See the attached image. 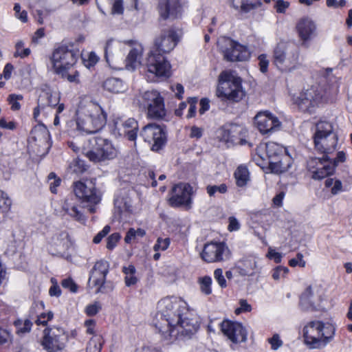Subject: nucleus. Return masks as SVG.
Here are the masks:
<instances>
[{
  "label": "nucleus",
  "mask_w": 352,
  "mask_h": 352,
  "mask_svg": "<svg viewBox=\"0 0 352 352\" xmlns=\"http://www.w3.org/2000/svg\"><path fill=\"white\" fill-rule=\"evenodd\" d=\"M177 41V35L173 29L164 30L155 38L154 47L146 60V67L149 73L159 77L170 75V64L164 54L170 52Z\"/></svg>",
  "instance_id": "nucleus-1"
},
{
  "label": "nucleus",
  "mask_w": 352,
  "mask_h": 352,
  "mask_svg": "<svg viewBox=\"0 0 352 352\" xmlns=\"http://www.w3.org/2000/svg\"><path fill=\"white\" fill-rule=\"evenodd\" d=\"M336 327L329 322L314 320L308 322L302 329L305 344L309 349H322L335 337Z\"/></svg>",
  "instance_id": "nucleus-2"
},
{
  "label": "nucleus",
  "mask_w": 352,
  "mask_h": 352,
  "mask_svg": "<svg viewBox=\"0 0 352 352\" xmlns=\"http://www.w3.org/2000/svg\"><path fill=\"white\" fill-rule=\"evenodd\" d=\"M126 46L129 47V52L125 59V67L127 70L134 71L141 64L144 51L142 45L135 41H116L112 38L108 40L104 47L105 58L108 63L113 62L120 54H122Z\"/></svg>",
  "instance_id": "nucleus-3"
},
{
  "label": "nucleus",
  "mask_w": 352,
  "mask_h": 352,
  "mask_svg": "<svg viewBox=\"0 0 352 352\" xmlns=\"http://www.w3.org/2000/svg\"><path fill=\"white\" fill-rule=\"evenodd\" d=\"M157 322L155 327L164 336L179 321V317L186 311V303L176 298H165L160 300L157 305Z\"/></svg>",
  "instance_id": "nucleus-4"
},
{
  "label": "nucleus",
  "mask_w": 352,
  "mask_h": 352,
  "mask_svg": "<svg viewBox=\"0 0 352 352\" xmlns=\"http://www.w3.org/2000/svg\"><path fill=\"white\" fill-rule=\"evenodd\" d=\"M79 113L81 116L77 122L78 128L87 133H97L106 124L107 114L98 103L89 102L85 107H80Z\"/></svg>",
  "instance_id": "nucleus-5"
},
{
  "label": "nucleus",
  "mask_w": 352,
  "mask_h": 352,
  "mask_svg": "<svg viewBox=\"0 0 352 352\" xmlns=\"http://www.w3.org/2000/svg\"><path fill=\"white\" fill-rule=\"evenodd\" d=\"M300 49L292 43H279L274 47L272 63L283 73L292 72L300 67Z\"/></svg>",
  "instance_id": "nucleus-6"
},
{
  "label": "nucleus",
  "mask_w": 352,
  "mask_h": 352,
  "mask_svg": "<svg viewBox=\"0 0 352 352\" xmlns=\"http://www.w3.org/2000/svg\"><path fill=\"white\" fill-rule=\"evenodd\" d=\"M82 153L91 162L98 163L115 158L118 151L109 140L95 136L87 140Z\"/></svg>",
  "instance_id": "nucleus-7"
},
{
  "label": "nucleus",
  "mask_w": 352,
  "mask_h": 352,
  "mask_svg": "<svg viewBox=\"0 0 352 352\" xmlns=\"http://www.w3.org/2000/svg\"><path fill=\"white\" fill-rule=\"evenodd\" d=\"M241 79L234 71L227 70L221 72V100L238 102L245 96Z\"/></svg>",
  "instance_id": "nucleus-8"
},
{
  "label": "nucleus",
  "mask_w": 352,
  "mask_h": 352,
  "mask_svg": "<svg viewBox=\"0 0 352 352\" xmlns=\"http://www.w3.org/2000/svg\"><path fill=\"white\" fill-rule=\"evenodd\" d=\"M337 141V135L330 122H319L316 124L314 144L317 150L327 155L335 150Z\"/></svg>",
  "instance_id": "nucleus-9"
},
{
  "label": "nucleus",
  "mask_w": 352,
  "mask_h": 352,
  "mask_svg": "<svg viewBox=\"0 0 352 352\" xmlns=\"http://www.w3.org/2000/svg\"><path fill=\"white\" fill-rule=\"evenodd\" d=\"M78 53L67 45L56 47L50 56V62L54 72L63 73L66 69H72L78 59Z\"/></svg>",
  "instance_id": "nucleus-10"
},
{
  "label": "nucleus",
  "mask_w": 352,
  "mask_h": 352,
  "mask_svg": "<svg viewBox=\"0 0 352 352\" xmlns=\"http://www.w3.org/2000/svg\"><path fill=\"white\" fill-rule=\"evenodd\" d=\"M74 192L80 200L83 208H87L91 213L96 211L94 205L100 201V197L96 192L94 183L92 181L77 182L74 184Z\"/></svg>",
  "instance_id": "nucleus-11"
},
{
  "label": "nucleus",
  "mask_w": 352,
  "mask_h": 352,
  "mask_svg": "<svg viewBox=\"0 0 352 352\" xmlns=\"http://www.w3.org/2000/svg\"><path fill=\"white\" fill-rule=\"evenodd\" d=\"M142 102L147 107V116L154 120H162L166 115L164 98L155 90L145 91L142 96Z\"/></svg>",
  "instance_id": "nucleus-12"
},
{
  "label": "nucleus",
  "mask_w": 352,
  "mask_h": 352,
  "mask_svg": "<svg viewBox=\"0 0 352 352\" xmlns=\"http://www.w3.org/2000/svg\"><path fill=\"white\" fill-rule=\"evenodd\" d=\"M322 97V89L318 85H314L304 89L296 100V103L302 111L312 113L314 108L321 103Z\"/></svg>",
  "instance_id": "nucleus-13"
},
{
  "label": "nucleus",
  "mask_w": 352,
  "mask_h": 352,
  "mask_svg": "<svg viewBox=\"0 0 352 352\" xmlns=\"http://www.w3.org/2000/svg\"><path fill=\"white\" fill-rule=\"evenodd\" d=\"M299 305L305 311H318L324 309L322 305L320 289L317 285H309L301 294Z\"/></svg>",
  "instance_id": "nucleus-14"
},
{
  "label": "nucleus",
  "mask_w": 352,
  "mask_h": 352,
  "mask_svg": "<svg viewBox=\"0 0 352 352\" xmlns=\"http://www.w3.org/2000/svg\"><path fill=\"white\" fill-rule=\"evenodd\" d=\"M44 333L42 345L47 352H58L65 348L67 337L63 329L60 327L46 329Z\"/></svg>",
  "instance_id": "nucleus-15"
},
{
  "label": "nucleus",
  "mask_w": 352,
  "mask_h": 352,
  "mask_svg": "<svg viewBox=\"0 0 352 352\" xmlns=\"http://www.w3.org/2000/svg\"><path fill=\"white\" fill-rule=\"evenodd\" d=\"M140 136L151 146V149L155 151L162 148L166 141L165 131L160 126L155 124H148L144 126Z\"/></svg>",
  "instance_id": "nucleus-16"
},
{
  "label": "nucleus",
  "mask_w": 352,
  "mask_h": 352,
  "mask_svg": "<svg viewBox=\"0 0 352 352\" xmlns=\"http://www.w3.org/2000/svg\"><path fill=\"white\" fill-rule=\"evenodd\" d=\"M179 318V321L175 322V324L172 326L168 333L164 335L166 338L169 336L177 338L179 336L189 337L197 332L199 327L197 318H188L184 317V315L181 316Z\"/></svg>",
  "instance_id": "nucleus-17"
},
{
  "label": "nucleus",
  "mask_w": 352,
  "mask_h": 352,
  "mask_svg": "<svg viewBox=\"0 0 352 352\" xmlns=\"http://www.w3.org/2000/svg\"><path fill=\"white\" fill-rule=\"evenodd\" d=\"M307 167L312 173L314 179H322L333 174L335 166L329 162V157L324 155L322 158L315 157L310 159L307 162Z\"/></svg>",
  "instance_id": "nucleus-18"
},
{
  "label": "nucleus",
  "mask_w": 352,
  "mask_h": 352,
  "mask_svg": "<svg viewBox=\"0 0 352 352\" xmlns=\"http://www.w3.org/2000/svg\"><path fill=\"white\" fill-rule=\"evenodd\" d=\"M50 132L44 125L36 126L31 131V147H38L35 152L38 155L47 153L50 147Z\"/></svg>",
  "instance_id": "nucleus-19"
},
{
  "label": "nucleus",
  "mask_w": 352,
  "mask_h": 352,
  "mask_svg": "<svg viewBox=\"0 0 352 352\" xmlns=\"http://www.w3.org/2000/svg\"><path fill=\"white\" fill-rule=\"evenodd\" d=\"M225 45L224 59L228 61H245L250 57V52L247 47L230 39L223 38L221 43Z\"/></svg>",
  "instance_id": "nucleus-20"
},
{
  "label": "nucleus",
  "mask_w": 352,
  "mask_h": 352,
  "mask_svg": "<svg viewBox=\"0 0 352 352\" xmlns=\"http://www.w3.org/2000/svg\"><path fill=\"white\" fill-rule=\"evenodd\" d=\"M245 129L238 124L228 123L221 127V142H223L227 148L236 144H244L245 140L242 138Z\"/></svg>",
  "instance_id": "nucleus-21"
},
{
  "label": "nucleus",
  "mask_w": 352,
  "mask_h": 352,
  "mask_svg": "<svg viewBox=\"0 0 352 352\" xmlns=\"http://www.w3.org/2000/svg\"><path fill=\"white\" fill-rule=\"evenodd\" d=\"M221 332L234 344L247 340V331L242 324L237 322L225 320L221 322Z\"/></svg>",
  "instance_id": "nucleus-22"
},
{
  "label": "nucleus",
  "mask_w": 352,
  "mask_h": 352,
  "mask_svg": "<svg viewBox=\"0 0 352 352\" xmlns=\"http://www.w3.org/2000/svg\"><path fill=\"white\" fill-rule=\"evenodd\" d=\"M254 124L263 134H268L279 129L280 122L269 111H260L254 117Z\"/></svg>",
  "instance_id": "nucleus-23"
},
{
  "label": "nucleus",
  "mask_w": 352,
  "mask_h": 352,
  "mask_svg": "<svg viewBox=\"0 0 352 352\" xmlns=\"http://www.w3.org/2000/svg\"><path fill=\"white\" fill-rule=\"evenodd\" d=\"M192 187L187 184H179L173 188L172 196L169 198V204L173 207L190 206L191 203Z\"/></svg>",
  "instance_id": "nucleus-24"
},
{
  "label": "nucleus",
  "mask_w": 352,
  "mask_h": 352,
  "mask_svg": "<svg viewBox=\"0 0 352 352\" xmlns=\"http://www.w3.org/2000/svg\"><path fill=\"white\" fill-rule=\"evenodd\" d=\"M109 272L108 263L104 261H98L92 268L88 284L90 287H98L97 292H101V287L104 284L106 276Z\"/></svg>",
  "instance_id": "nucleus-25"
},
{
  "label": "nucleus",
  "mask_w": 352,
  "mask_h": 352,
  "mask_svg": "<svg viewBox=\"0 0 352 352\" xmlns=\"http://www.w3.org/2000/svg\"><path fill=\"white\" fill-rule=\"evenodd\" d=\"M62 210L64 212L63 216L67 215L82 224L85 223L86 217L72 196L65 199L62 204Z\"/></svg>",
  "instance_id": "nucleus-26"
},
{
  "label": "nucleus",
  "mask_w": 352,
  "mask_h": 352,
  "mask_svg": "<svg viewBox=\"0 0 352 352\" xmlns=\"http://www.w3.org/2000/svg\"><path fill=\"white\" fill-rule=\"evenodd\" d=\"M115 129L120 134L126 135L128 140L135 141L138 135V124L134 118H128L124 122L120 120L114 121Z\"/></svg>",
  "instance_id": "nucleus-27"
},
{
  "label": "nucleus",
  "mask_w": 352,
  "mask_h": 352,
  "mask_svg": "<svg viewBox=\"0 0 352 352\" xmlns=\"http://www.w3.org/2000/svg\"><path fill=\"white\" fill-rule=\"evenodd\" d=\"M296 29L300 39L306 42L315 35L316 27L312 20L303 18L297 23Z\"/></svg>",
  "instance_id": "nucleus-28"
},
{
  "label": "nucleus",
  "mask_w": 352,
  "mask_h": 352,
  "mask_svg": "<svg viewBox=\"0 0 352 352\" xmlns=\"http://www.w3.org/2000/svg\"><path fill=\"white\" fill-rule=\"evenodd\" d=\"M60 99V94L50 88H45L41 90L38 100L41 107H58Z\"/></svg>",
  "instance_id": "nucleus-29"
},
{
  "label": "nucleus",
  "mask_w": 352,
  "mask_h": 352,
  "mask_svg": "<svg viewBox=\"0 0 352 352\" xmlns=\"http://www.w3.org/2000/svg\"><path fill=\"white\" fill-rule=\"evenodd\" d=\"M115 212L120 217L125 212L132 211V201L129 193L124 190L114 200Z\"/></svg>",
  "instance_id": "nucleus-30"
},
{
  "label": "nucleus",
  "mask_w": 352,
  "mask_h": 352,
  "mask_svg": "<svg viewBox=\"0 0 352 352\" xmlns=\"http://www.w3.org/2000/svg\"><path fill=\"white\" fill-rule=\"evenodd\" d=\"M179 10V0L159 1V11L164 19L168 18L170 15L176 16Z\"/></svg>",
  "instance_id": "nucleus-31"
},
{
  "label": "nucleus",
  "mask_w": 352,
  "mask_h": 352,
  "mask_svg": "<svg viewBox=\"0 0 352 352\" xmlns=\"http://www.w3.org/2000/svg\"><path fill=\"white\" fill-rule=\"evenodd\" d=\"M258 152L265 153L269 160L278 158L285 152V149L280 145L275 142H268L260 144L258 145Z\"/></svg>",
  "instance_id": "nucleus-32"
},
{
  "label": "nucleus",
  "mask_w": 352,
  "mask_h": 352,
  "mask_svg": "<svg viewBox=\"0 0 352 352\" xmlns=\"http://www.w3.org/2000/svg\"><path fill=\"white\" fill-rule=\"evenodd\" d=\"M237 269L241 276H253L258 271L256 261L253 257L243 258L238 262Z\"/></svg>",
  "instance_id": "nucleus-33"
},
{
  "label": "nucleus",
  "mask_w": 352,
  "mask_h": 352,
  "mask_svg": "<svg viewBox=\"0 0 352 352\" xmlns=\"http://www.w3.org/2000/svg\"><path fill=\"white\" fill-rule=\"evenodd\" d=\"M103 88L112 94L123 93L127 89V85L118 78H108L102 83Z\"/></svg>",
  "instance_id": "nucleus-34"
},
{
  "label": "nucleus",
  "mask_w": 352,
  "mask_h": 352,
  "mask_svg": "<svg viewBox=\"0 0 352 352\" xmlns=\"http://www.w3.org/2000/svg\"><path fill=\"white\" fill-rule=\"evenodd\" d=\"M232 6L241 13H249L261 8L263 0H241L240 5L234 3L235 0H230Z\"/></svg>",
  "instance_id": "nucleus-35"
},
{
  "label": "nucleus",
  "mask_w": 352,
  "mask_h": 352,
  "mask_svg": "<svg viewBox=\"0 0 352 352\" xmlns=\"http://www.w3.org/2000/svg\"><path fill=\"white\" fill-rule=\"evenodd\" d=\"M50 245L54 247L57 252H63L67 250L70 245L68 233L60 232L54 234L50 241Z\"/></svg>",
  "instance_id": "nucleus-36"
},
{
  "label": "nucleus",
  "mask_w": 352,
  "mask_h": 352,
  "mask_svg": "<svg viewBox=\"0 0 352 352\" xmlns=\"http://www.w3.org/2000/svg\"><path fill=\"white\" fill-rule=\"evenodd\" d=\"M219 255L220 245L217 243L206 244L201 253L202 258L208 263L217 261Z\"/></svg>",
  "instance_id": "nucleus-37"
},
{
  "label": "nucleus",
  "mask_w": 352,
  "mask_h": 352,
  "mask_svg": "<svg viewBox=\"0 0 352 352\" xmlns=\"http://www.w3.org/2000/svg\"><path fill=\"white\" fill-rule=\"evenodd\" d=\"M234 177L238 186H245L250 179L248 169L244 166H239L234 172Z\"/></svg>",
  "instance_id": "nucleus-38"
},
{
  "label": "nucleus",
  "mask_w": 352,
  "mask_h": 352,
  "mask_svg": "<svg viewBox=\"0 0 352 352\" xmlns=\"http://www.w3.org/2000/svg\"><path fill=\"white\" fill-rule=\"evenodd\" d=\"M122 272L125 274L124 283L126 286L131 287L137 283L138 278L135 275L136 270L133 265H129L123 267Z\"/></svg>",
  "instance_id": "nucleus-39"
},
{
  "label": "nucleus",
  "mask_w": 352,
  "mask_h": 352,
  "mask_svg": "<svg viewBox=\"0 0 352 352\" xmlns=\"http://www.w3.org/2000/svg\"><path fill=\"white\" fill-rule=\"evenodd\" d=\"M268 166L273 173L279 174L287 171L289 165L285 164L283 162V159L279 157L278 158L270 160Z\"/></svg>",
  "instance_id": "nucleus-40"
},
{
  "label": "nucleus",
  "mask_w": 352,
  "mask_h": 352,
  "mask_svg": "<svg viewBox=\"0 0 352 352\" xmlns=\"http://www.w3.org/2000/svg\"><path fill=\"white\" fill-rule=\"evenodd\" d=\"M252 160L255 164L261 168H264L267 166H269L270 160L265 153L258 152V146L256 147V153L253 155Z\"/></svg>",
  "instance_id": "nucleus-41"
},
{
  "label": "nucleus",
  "mask_w": 352,
  "mask_h": 352,
  "mask_svg": "<svg viewBox=\"0 0 352 352\" xmlns=\"http://www.w3.org/2000/svg\"><path fill=\"white\" fill-rule=\"evenodd\" d=\"M14 324L16 327L17 333L22 334L30 332L32 326V322L29 319H26L24 321L17 320Z\"/></svg>",
  "instance_id": "nucleus-42"
},
{
  "label": "nucleus",
  "mask_w": 352,
  "mask_h": 352,
  "mask_svg": "<svg viewBox=\"0 0 352 352\" xmlns=\"http://www.w3.org/2000/svg\"><path fill=\"white\" fill-rule=\"evenodd\" d=\"M12 206V201L6 193L0 190V214L8 212Z\"/></svg>",
  "instance_id": "nucleus-43"
},
{
  "label": "nucleus",
  "mask_w": 352,
  "mask_h": 352,
  "mask_svg": "<svg viewBox=\"0 0 352 352\" xmlns=\"http://www.w3.org/2000/svg\"><path fill=\"white\" fill-rule=\"evenodd\" d=\"M145 234V230L142 228L137 230L130 228L124 237V241L126 243H130L133 240L136 239L138 237H143Z\"/></svg>",
  "instance_id": "nucleus-44"
},
{
  "label": "nucleus",
  "mask_w": 352,
  "mask_h": 352,
  "mask_svg": "<svg viewBox=\"0 0 352 352\" xmlns=\"http://www.w3.org/2000/svg\"><path fill=\"white\" fill-rule=\"evenodd\" d=\"M16 51L14 54V57H21L22 58L28 56L30 54V48H24V42L23 41H18L15 44Z\"/></svg>",
  "instance_id": "nucleus-45"
},
{
  "label": "nucleus",
  "mask_w": 352,
  "mask_h": 352,
  "mask_svg": "<svg viewBox=\"0 0 352 352\" xmlns=\"http://www.w3.org/2000/svg\"><path fill=\"white\" fill-rule=\"evenodd\" d=\"M56 74L60 75L63 78L67 79L70 82H79V73L76 70L66 69L63 73H56Z\"/></svg>",
  "instance_id": "nucleus-46"
},
{
  "label": "nucleus",
  "mask_w": 352,
  "mask_h": 352,
  "mask_svg": "<svg viewBox=\"0 0 352 352\" xmlns=\"http://www.w3.org/2000/svg\"><path fill=\"white\" fill-rule=\"evenodd\" d=\"M69 168L72 173L76 174H80L86 170L84 162L80 159L74 160L70 163Z\"/></svg>",
  "instance_id": "nucleus-47"
},
{
  "label": "nucleus",
  "mask_w": 352,
  "mask_h": 352,
  "mask_svg": "<svg viewBox=\"0 0 352 352\" xmlns=\"http://www.w3.org/2000/svg\"><path fill=\"white\" fill-rule=\"evenodd\" d=\"M102 341L100 337H94L90 339L87 344V352H100Z\"/></svg>",
  "instance_id": "nucleus-48"
},
{
  "label": "nucleus",
  "mask_w": 352,
  "mask_h": 352,
  "mask_svg": "<svg viewBox=\"0 0 352 352\" xmlns=\"http://www.w3.org/2000/svg\"><path fill=\"white\" fill-rule=\"evenodd\" d=\"M23 98V96L20 94H13L8 96V102L11 105V109L12 111H18L21 109V104L19 101L22 100Z\"/></svg>",
  "instance_id": "nucleus-49"
},
{
  "label": "nucleus",
  "mask_w": 352,
  "mask_h": 352,
  "mask_svg": "<svg viewBox=\"0 0 352 352\" xmlns=\"http://www.w3.org/2000/svg\"><path fill=\"white\" fill-rule=\"evenodd\" d=\"M124 2L123 0H113L111 8V14L112 15H122L124 12Z\"/></svg>",
  "instance_id": "nucleus-50"
},
{
  "label": "nucleus",
  "mask_w": 352,
  "mask_h": 352,
  "mask_svg": "<svg viewBox=\"0 0 352 352\" xmlns=\"http://www.w3.org/2000/svg\"><path fill=\"white\" fill-rule=\"evenodd\" d=\"M200 289L205 294H210L211 293V283L212 279L209 276H204L199 278Z\"/></svg>",
  "instance_id": "nucleus-51"
},
{
  "label": "nucleus",
  "mask_w": 352,
  "mask_h": 352,
  "mask_svg": "<svg viewBox=\"0 0 352 352\" xmlns=\"http://www.w3.org/2000/svg\"><path fill=\"white\" fill-rule=\"evenodd\" d=\"M54 314L52 311H48L47 313H40L35 320L37 325H45L47 322L53 318Z\"/></svg>",
  "instance_id": "nucleus-52"
},
{
  "label": "nucleus",
  "mask_w": 352,
  "mask_h": 352,
  "mask_svg": "<svg viewBox=\"0 0 352 352\" xmlns=\"http://www.w3.org/2000/svg\"><path fill=\"white\" fill-rule=\"evenodd\" d=\"M120 239L121 236L119 233L115 232L111 234L107 239V248L109 250H112L117 245Z\"/></svg>",
  "instance_id": "nucleus-53"
},
{
  "label": "nucleus",
  "mask_w": 352,
  "mask_h": 352,
  "mask_svg": "<svg viewBox=\"0 0 352 352\" xmlns=\"http://www.w3.org/2000/svg\"><path fill=\"white\" fill-rule=\"evenodd\" d=\"M48 181L50 184V188L52 193L57 192V187L60 184V179L56 177V175L54 173H50L48 175Z\"/></svg>",
  "instance_id": "nucleus-54"
},
{
  "label": "nucleus",
  "mask_w": 352,
  "mask_h": 352,
  "mask_svg": "<svg viewBox=\"0 0 352 352\" xmlns=\"http://www.w3.org/2000/svg\"><path fill=\"white\" fill-rule=\"evenodd\" d=\"M267 342L270 344L271 349L274 351L278 350L283 344V342L278 333H275L272 338H268Z\"/></svg>",
  "instance_id": "nucleus-55"
},
{
  "label": "nucleus",
  "mask_w": 352,
  "mask_h": 352,
  "mask_svg": "<svg viewBox=\"0 0 352 352\" xmlns=\"http://www.w3.org/2000/svg\"><path fill=\"white\" fill-rule=\"evenodd\" d=\"M288 272L289 269L287 267L278 266L273 270L272 276L273 279L278 280L280 278H284Z\"/></svg>",
  "instance_id": "nucleus-56"
},
{
  "label": "nucleus",
  "mask_w": 352,
  "mask_h": 352,
  "mask_svg": "<svg viewBox=\"0 0 352 352\" xmlns=\"http://www.w3.org/2000/svg\"><path fill=\"white\" fill-rule=\"evenodd\" d=\"M170 245V239L168 238L162 239L158 238L156 243L155 244L153 249L155 251H164Z\"/></svg>",
  "instance_id": "nucleus-57"
},
{
  "label": "nucleus",
  "mask_w": 352,
  "mask_h": 352,
  "mask_svg": "<svg viewBox=\"0 0 352 352\" xmlns=\"http://www.w3.org/2000/svg\"><path fill=\"white\" fill-rule=\"evenodd\" d=\"M61 285L63 286V287L68 289L70 292L73 293H76L78 291V285L70 278H67L63 280Z\"/></svg>",
  "instance_id": "nucleus-58"
},
{
  "label": "nucleus",
  "mask_w": 352,
  "mask_h": 352,
  "mask_svg": "<svg viewBox=\"0 0 352 352\" xmlns=\"http://www.w3.org/2000/svg\"><path fill=\"white\" fill-rule=\"evenodd\" d=\"M198 98L197 97L190 98L188 100V102L190 104V107L188 111L187 118H190L195 116L197 107L196 104L197 103Z\"/></svg>",
  "instance_id": "nucleus-59"
},
{
  "label": "nucleus",
  "mask_w": 352,
  "mask_h": 352,
  "mask_svg": "<svg viewBox=\"0 0 352 352\" xmlns=\"http://www.w3.org/2000/svg\"><path fill=\"white\" fill-rule=\"evenodd\" d=\"M15 12V16L21 20L22 22L25 23L28 21V14L25 10L21 11V6L19 3H15L14 6Z\"/></svg>",
  "instance_id": "nucleus-60"
},
{
  "label": "nucleus",
  "mask_w": 352,
  "mask_h": 352,
  "mask_svg": "<svg viewBox=\"0 0 352 352\" xmlns=\"http://www.w3.org/2000/svg\"><path fill=\"white\" fill-rule=\"evenodd\" d=\"M239 305L240 307L236 308L234 311V313L236 315H239L242 312H250L252 310L251 305L247 302L246 300H240Z\"/></svg>",
  "instance_id": "nucleus-61"
},
{
  "label": "nucleus",
  "mask_w": 352,
  "mask_h": 352,
  "mask_svg": "<svg viewBox=\"0 0 352 352\" xmlns=\"http://www.w3.org/2000/svg\"><path fill=\"white\" fill-rule=\"evenodd\" d=\"M258 66L260 71L262 73H265L267 71L269 60L265 54H261L258 58Z\"/></svg>",
  "instance_id": "nucleus-62"
},
{
  "label": "nucleus",
  "mask_w": 352,
  "mask_h": 352,
  "mask_svg": "<svg viewBox=\"0 0 352 352\" xmlns=\"http://www.w3.org/2000/svg\"><path fill=\"white\" fill-rule=\"evenodd\" d=\"M111 230L109 226H105L103 229L99 232L94 238L93 242L94 243H99L102 239L105 237Z\"/></svg>",
  "instance_id": "nucleus-63"
},
{
  "label": "nucleus",
  "mask_w": 352,
  "mask_h": 352,
  "mask_svg": "<svg viewBox=\"0 0 352 352\" xmlns=\"http://www.w3.org/2000/svg\"><path fill=\"white\" fill-rule=\"evenodd\" d=\"M101 307L100 304L96 302L94 304L89 305L86 307V314L88 316H93L97 314V313L100 310Z\"/></svg>",
  "instance_id": "nucleus-64"
}]
</instances>
